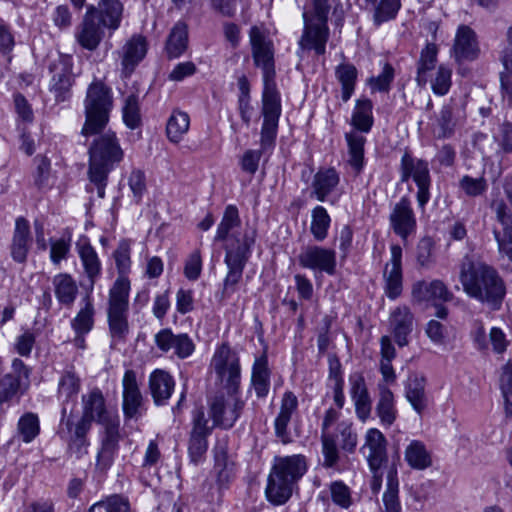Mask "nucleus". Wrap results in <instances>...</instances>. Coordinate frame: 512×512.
<instances>
[{"label": "nucleus", "mask_w": 512, "mask_h": 512, "mask_svg": "<svg viewBox=\"0 0 512 512\" xmlns=\"http://www.w3.org/2000/svg\"><path fill=\"white\" fill-rule=\"evenodd\" d=\"M335 436V445L337 442L343 451L353 453L358 443V437L353 424L349 421H342L338 423L336 431L333 432Z\"/></svg>", "instance_id": "obj_52"}, {"label": "nucleus", "mask_w": 512, "mask_h": 512, "mask_svg": "<svg viewBox=\"0 0 512 512\" xmlns=\"http://www.w3.org/2000/svg\"><path fill=\"white\" fill-rule=\"evenodd\" d=\"M349 149V164L359 173L364 165V145L366 138L358 132H349L345 135Z\"/></svg>", "instance_id": "obj_49"}, {"label": "nucleus", "mask_w": 512, "mask_h": 512, "mask_svg": "<svg viewBox=\"0 0 512 512\" xmlns=\"http://www.w3.org/2000/svg\"><path fill=\"white\" fill-rule=\"evenodd\" d=\"M399 173L402 183L412 179L416 184L418 206L424 209L431 197L430 188L432 179L428 162L424 159L414 157L409 151H405L400 160Z\"/></svg>", "instance_id": "obj_9"}, {"label": "nucleus", "mask_w": 512, "mask_h": 512, "mask_svg": "<svg viewBox=\"0 0 512 512\" xmlns=\"http://www.w3.org/2000/svg\"><path fill=\"white\" fill-rule=\"evenodd\" d=\"M189 126V115L184 111L174 110L167 121L166 133L168 139L173 143L180 142L188 132Z\"/></svg>", "instance_id": "obj_48"}, {"label": "nucleus", "mask_w": 512, "mask_h": 512, "mask_svg": "<svg viewBox=\"0 0 512 512\" xmlns=\"http://www.w3.org/2000/svg\"><path fill=\"white\" fill-rule=\"evenodd\" d=\"M479 51L475 32L469 26H459L452 48V56L456 62L473 61L478 57Z\"/></svg>", "instance_id": "obj_25"}, {"label": "nucleus", "mask_w": 512, "mask_h": 512, "mask_svg": "<svg viewBox=\"0 0 512 512\" xmlns=\"http://www.w3.org/2000/svg\"><path fill=\"white\" fill-rule=\"evenodd\" d=\"M92 425L80 417L75 419L72 414L67 415V408L62 407V417L57 434L67 445V453L76 459L88 454L90 440L88 434Z\"/></svg>", "instance_id": "obj_8"}, {"label": "nucleus", "mask_w": 512, "mask_h": 512, "mask_svg": "<svg viewBox=\"0 0 512 512\" xmlns=\"http://www.w3.org/2000/svg\"><path fill=\"white\" fill-rule=\"evenodd\" d=\"M72 69L73 59L70 55H60L49 66L52 74L49 90L56 102H64L71 96V87L74 83Z\"/></svg>", "instance_id": "obj_14"}, {"label": "nucleus", "mask_w": 512, "mask_h": 512, "mask_svg": "<svg viewBox=\"0 0 512 512\" xmlns=\"http://www.w3.org/2000/svg\"><path fill=\"white\" fill-rule=\"evenodd\" d=\"M404 458L415 470H425L432 465V457L426 445L419 440H412L406 447Z\"/></svg>", "instance_id": "obj_41"}, {"label": "nucleus", "mask_w": 512, "mask_h": 512, "mask_svg": "<svg viewBox=\"0 0 512 512\" xmlns=\"http://www.w3.org/2000/svg\"><path fill=\"white\" fill-rule=\"evenodd\" d=\"M175 381L166 371L157 369L149 376V389L157 406L165 405L174 390Z\"/></svg>", "instance_id": "obj_32"}, {"label": "nucleus", "mask_w": 512, "mask_h": 512, "mask_svg": "<svg viewBox=\"0 0 512 512\" xmlns=\"http://www.w3.org/2000/svg\"><path fill=\"white\" fill-rule=\"evenodd\" d=\"M332 502L342 509H348L353 504L351 489L340 480L333 481L329 485Z\"/></svg>", "instance_id": "obj_59"}, {"label": "nucleus", "mask_w": 512, "mask_h": 512, "mask_svg": "<svg viewBox=\"0 0 512 512\" xmlns=\"http://www.w3.org/2000/svg\"><path fill=\"white\" fill-rule=\"evenodd\" d=\"M452 69L445 66L439 65L434 77L430 79L431 89L435 95L444 96L446 95L452 85Z\"/></svg>", "instance_id": "obj_56"}, {"label": "nucleus", "mask_w": 512, "mask_h": 512, "mask_svg": "<svg viewBox=\"0 0 512 512\" xmlns=\"http://www.w3.org/2000/svg\"><path fill=\"white\" fill-rule=\"evenodd\" d=\"M393 384L384 380L377 383L378 394L375 412L384 427H390L397 418L394 394L389 388V385Z\"/></svg>", "instance_id": "obj_26"}, {"label": "nucleus", "mask_w": 512, "mask_h": 512, "mask_svg": "<svg viewBox=\"0 0 512 512\" xmlns=\"http://www.w3.org/2000/svg\"><path fill=\"white\" fill-rule=\"evenodd\" d=\"M212 429L202 407L192 412V429L188 441V454L191 462L199 464L205 458L208 449V436Z\"/></svg>", "instance_id": "obj_16"}, {"label": "nucleus", "mask_w": 512, "mask_h": 512, "mask_svg": "<svg viewBox=\"0 0 512 512\" xmlns=\"http://www.w3.org/2000/svg\"><path fill=\"white\" fill-rule=\"evenodd\" d=\"M77 252L92 290L102 272L101 261L90 242L85 239L77 243Z\"/></svg>", "instance_id": "obj_33"}, {"label": "nucleus", "mask_w": 512, "mask_h": 512, "mask_svg": "<svg viewBox=\"0 0 512 512\" xmlns=\"http://www.w3.org/2000/svg\"><path fill=\"white\" fill-rule=\"evenodd\" d=\"M401 7L400 0H380L375 6L373 20L379 26L396 17Z\"/></svg>", "instance_id": "obj_57"}, {"label": "nucleus", "mask_w": 512, "mask_h": 512, "mask_svg": "<svg viewBox=\"0 0 512 512\" xmlns=\"http://www.w3.org/2000/svg\"><path fill=\"white\" fill-rule=\"evenodd\" d=\"M299 265L305 269L323 272L330 276L336 273V251L318 245H309L298 255Z\"/></svg>", "instance_id": "obj_17"}, {"label": "nucleus", "mask_w": 512, "mask_h": 512, "mask_svg": "<svg viewBox=\"0 0 512 512\" xmlns=\"http://www.w3.org/2000/svg\"><path fill=\"white\" fill-rule=\"evenodd\" d=\"M390 330L398 346L408 345V336L413 331L414 316L407 306L395 308L389 318Z\"/></svg>", "instance_id": "obj_28"}, {"label": "nucleus", "mask_w": 512, "mask_h": 512, "mask_svg": "<svg viewBox=\"0 0 512 512\" xmlns=\"http://www.w3.org/2000/svg\"><path fill=\"white\" fill-rule=\"evenodd\" d=\"M188 45V29L184 22H177L166 41V51L169 58L180 57Z\"/></svg>", "instance_id": "obj_47"}, {"label": "nucleus", "mask_w": 512, "mask_h": 512, "mask_svg": "<svg viewBox=\"0 0 512 512\" xmlns=\"http://www.w3.org/2000/svg\"><path fill=\"white\" fill-rule=\"evenodd\" d=\"M339 412L334 408H329L324 415L321 425V443L323 454V466L333 468L339 461V450L335 445V436L330 428L338 420Z\"/></svg>", "instance_id": "obj_24"}, {"label": "nucleus", "mask_w": 512, "mask_h": 512, "mask_svg": "<svg viewBox=\"0 0 512 512\" xmlns=\"http://www.w3.org/2000/svg\"><path fill=\"white\" fill-rule=\"evenodd\" d=\"M101 24L95 19L84 17L83 22L76 32L77 42L90 51L95 50L103 38Z\"/></svg>", "instance_id": "obj_38"}, {"label": "nucleus", "mask_w": 512, "mask_h": 512, "mask_svg": "<svg viewBox=\"0 0 512 512\" xmlns=\"http://www.w3.org/2000/svg\"><path fill=\"white\" fill-rule=\"evenodd\" d=\"M94 307L90 301L85 303V306L80 309L75 318L72 320L71 325L76 334L89 333L94 324Z\"/></svg>", "instance_id": "obj_55"}, {"label": "nucleus", "mask_w": 512, "mask_h": 512, "mask_svg": "<svg viewBox=\"0 0 512 512\" xmlns=\"http://www.w3.org/2000/svg\"><path fill=\"white\" fill-rule=\"evenodd\" d=\"M306 470V460L302 455L276 456L267 478V501L274 506L286 504L293 494L296 483Z\"/></svg>", "instance_id": "obj_5"}, {"label": "nucleus", "mask_w": 512, "mask_h": 512, "mask_svg": "<svg viewBox=\"0 0 512 512\" xmlns=\"http://www.w3.org/2000/svg\"><path fill=\"white\" fill-rule=\"evenodd\" d=\"M335 77L341 85V98L343 102L350 100L355 91L358 79V70L351 63H341L335 68Z\"/></svg>", "instance_id": "obj_43"}, {"label": "nucleus", "mask_w": 512, "mask_h": 512, "mask_svg": "<svg viewBox=\"0 0 512 512\" xmlns=\"http://www.w3.org/2000/svg\"><path fill=\"white\" fill-rule=\"evenodd\" d=\"M211 367L226 392H240V357L228 343H223L217 347L211 360Z\"/></svg>", "instance_id": "obj_10"}, {"label": "nucleus", "mask_w": 512, "mask_h": 512, "mask_svg": "<svg viewBox=\"0 0 512 512\" xmlns=\"http://www.w3.org/2000/svg\"><path fill=\"white\" fill-rule=\"evenodd\" d=\"M331 225V218L327 210L318 205L311 211L310 232L318 242L325 240L328 236V230Z\"/></svg>", "instance_id": "obj_50"}, {"label": "nucleus", "mask_w": 512, "mask_h": 512, "mask_svg": "<svg viewBox=\"0 0 512 512\" xmlns=\"http://www.w3.org/2000/svg\"><path fill=\"white\" fill-rule=\"evenodd\" d=\"M456 125L452 104L443 105L430 121L431 133L437 139L450 138L455 132Z\"/></svg>", "instance_id": "obj_36"}, {"label": "nucleus", "mask_w": 512, "mask_h": 512, "mask_svg": "<svg viewBox=\"0 0 512 512\" xmlns=\"http://www.w3.org/2000/svg\"><path fill=\"white\" fill-rule=\"evenodd\" d=\"M131 240L123 239L113 252V258L119 274L109 290L107 321L111 337L110 347L125 343L129 334V292L130 281L126 275L131 268Z\"/></svg>", "instance_id": "obj_2"}, {"label": "nucleus", "mask_w": 512, "mask_h": 512, "mask_svg": "<svg viewBox=\"0 0 512 512\" xmlns=\"http://www.w3.org/2000/svg\"><path fill=\"white\" fill-rule=\"evenodd\" d=\"M415 257L422 269H429L434 265V242L432 238L424 237L420 239L416 246Z\"/></svg>", "instance_id": "obj_58"}, {"label": "nucleus", "mask_w": 512, "mask_h": 512, "mask_svg": "<svg viewBox=\"0 0 512 512\" xmlns=\"http://www.w3.org/2000/svg\"><path fill=\"white\" fill-rule=\"evenodd\" d=\"M380 346L381 360L379 363V371L382 375L381 380L395 383L397 376L391 364L392 360L396 357L395 347L393 346L390 337L387 335L381 337Z\"/></svg>", "instance_id": "obj_46"}, {"label": "nucleus", "mask_w": 512, "mask_h": 512, "mask_svg": "<svg viewBox=\"0 0 512 512\" xmlns=\"http://www.w3.org/2000/svg\"><path fill=\"white\" fill-rule=\"evenodd\" d=\"M99 23L111 31L119 28L122 14L123 5L119 0H100L99 2Z\"/></svg>", "instance_id": "obj_44"}, {"label": "nucleus", "mask_w": 512, "mask_h": 512, "mask_svg": "<svg viewBox=\"0 0 512 512\" xmlns=\"http://www.w3.org/2000/svg\"><path fill=\"white\" fill-rule=\"evenodd\" d=\"M395 77V71L392 65L386 63L382 72L378 76L370 77L367 84L373 92H388Z\"/></svg>", "instance_id": "obj_62"}, {"label": "nucleus", "mask_w": 512, "mask_h": 512, "mask_svg": "<svg viewBox=\"0 0 512 512\" xmlns=\"http://www.w3.org/2000/svg\"><path fill=\"white\" fill-rule=\"evenodd\" d=\"M501 391L505 400V413L512 416V362L509 361L501 377Z\"/></svg>", "instance_id": "obj_63"}, {"label": "nucleus", "mask_w": 512, "mask_h": 512, "mask_svg": "<svg viewBox=\"0 0 512 512\" xmlns=\"http://www.w3.org/2000/svg\"><path fill=\"white\" fill-rule=\"evenodd\" d=\"M130 503L122 495H111L106 499L92 505L89 512H129Z\"/></svg>", "instance_id": "obj_54"}, {"label": "nucleus", "mask_w": 512, "mask_h": 512, "mask_svg": "<svg viewBox=\"0 0 512 512\" xmlns=\"http://www.w3.org/2000/svg\"><path fill=\"white\" fill-rule=\"evenodd\" d=\"M88 152L89 179L97 186L98 196L103 198L108 175L122 161L124 152L115 133L111 131L98 135Z\"/></svg>", "instance_id": "obj_6"}, {"label": "nucleus", "mask_w": 512, "mask_h": 512, "mask_svg": "<svg viewBox=\"0 0 512 512\" xmlns=\"http://www.w3.org/2000/svg\"><path fill=\"white\" fill-rule=\"evenodd\" d=\"M146 41L142 36H133L122 50V74L129 77L146 55Z\"/></svg>", "instance_id": "obj_34"}, {"label": "nucleus", "mask_w": 512, "mask_h": 512, "mask_svg": "<svg viewBox=\"0 0 512 512\" xmlns=\"http://www.w3.org/2000/svg\"><path fill=\"white\" fill-rule=\"evenodd\" d=\"M123 414L126 419H138L144 412V398L134 370H126L122 380Z\"/></svg>", "instance_id": "obj_20"}, {"label": "nucleus", "mask_w": 512, "mask_h": 512, "mask_svg": "<svg viewBox=\"0 0 512 512\" xmlns=\"http://www.w3.org/2000/svg\"><path fill=\"white\" fill-rule=\"evenodd\" d=\"M249 37L254 64L263 72L262 110L267 112L269 118L267 122H270L278 112H281L280 95L274 82L276 74L274 47L272 41L257 26L251 27Z\"/></svg>", "instance_id": "obj_4"}, {"label": "nucleus", "mask_w": 512, "mask_h": 512, "mask_svg": "<svg viewBox=\"0 0 512 512\" xmlns=\"http://www.w3.org/2000/svg\"><path fill=\"white\" fill-rule=\"evenodd\" d=\"M35 170L32 174L34 185L38 189L48 186L51 174V161L44 155H37L34 158Z\"/></svg>", "instance_id": "obj_60"}, {"label": "nucleus", "mask_w": 512, "mask_h": 512, "mask_svg": "<svg viewBox=\"0 0 512 512\" xmlns=\"http://www.w3.org/2000/svg\"><path fill=\"white\" fill-rule=\"evenodd\" d=\"M425 387L426 379L418 374H411L405 384V397L419 415L428 407Z\"/></svg>", "instance_id": "obj_37"}, {"label": "nucleus", "mask_w": 512, "mask_h": 512, "mask_svg": "<svg viewBox=\"0 0 512 512\" xmlns=\"http://www.w3.org/2000/svg\"><path fill=\"white\" fill-rule=\"evenodd\" d=\"M492 210L496 214L497 221L502 225L503 231L512 230V207L502 199L494 200L491 204Z\"/></svg>", "instance_id": "obj_64"}, {"label": "nucleus", "mask_w": 512, "mask_h": 512, "mask_svg": "<svg viewBox=\"0 0 512 512\" xmlns=\"http://www.w3.org/2000/svg\"><path fill=\"white\" fill-rule=\"evenodd\" d=\"M100 447L96 455L95 473L105 476L119 453L122 434L120 419L108 422L100 432Z\"/></svg>", "instance_id": "obj_13"}, {"label": "nucleus", "mask_w": 512, "mask_h": 512, "mask_svg": "<svg viewBox=\"0 0 512 512\" xmlns=\"http://www.w3.org/2000/svg\"><path fill=\"white\" fill-rule=\"evenodd\" d=\"M390 226L394 233L406 240L416 230V217L408 197L403 196L397 202L389 216Z\"/></svg>", "instance_id": "obj_23"}, {"label": "nucleus", "mask_w": 512, "mask_h": 512, "mask_svg": "<svg viewBox=\"0 0 512 512\" xmlns=\"http://www.w3.org/2000/svg\"><path fill=\"white\" fill-rule=\"evenodd\" d=\"M412 299L417 303L428 302L432 300H440L443 302L451 301L453 298L452 292L449 291L447 286L438 279L431 282L420 280L412 285Z\"/></svg>", "instance_id": "obj_27"}, {"label": "nucleus", "mask_w": 512, "mask_h": 512, "mask_svg": "<svg viewBox=\"0 0 512 512\" xmlns=\"http://www.w3.org/2000/svg\"><path fill=\"white\" fill-rule=\"evenodd\" d=\"M386 439L381 431L371 428L365 435L363 449H368L367 461L370 469L382 468L387 462Z\"/></svg>", "instance_id": "obj_31"}, {"label": "nucleus", "mask_w": 512, "mask_h": 512, "mask_svg": "<svg viewBox=\"0 0 512 512\" xmlns=\"http://www.w3.org/2000/svg\"><path fill=\"white\" fill-rule=\"evenodd\" d=\"M241 223L239 211L236 206L228 205L217 227L215 241H225L224 264L227 272L223 279L221 300H228L239 289L243 279V272L251 256L252 247L256 239L254 229L246 230L243 235L231 234Z\"/></svg>", "instance_id": "obj_1"}, {"label": "nucleus", "mask_w": 512, "mask_h": 512, "mask_svg": "<svg viewBox=\"0 0 512 512\" xmlns=\"http://www.w3.org/2000/svg\"><path fill=\"white\" fill-rule=\"evenodd\" d=\"M154 340L160 351H173L179 359H186L195 351V344L187 333L174 334L169 328L161 329L155 334Z\"/></svg>", "instance_id": "obj_21"}, {"label": "nucleus", "mask_w": 512, "mask_h": 512, "mask_svg": "<svg viewBox=\"0 0 512 512\" xmlns=\"http://www.w3.org/2000/svg\"><path fill=\"white\" fill-rule=\"evenodd\" d=\"M270 378L271 370L266 354L256 357L252 365L250 386L257 398L267 397L270 390Z\"/></svg>", "instance_id": "obj_35"}, {"label": "nucleus", "mask_w": 512, "mask_h": 512, "mask_svg": "<svg viewBox=\"0 0 512 512\" xmlns=\"http://www.w3.org/2000/svg\"><path fill=\"white\" fill-rule=\"evenodd\" d=\"M52 284L58 302L64 306H71L78 294L75 280L68 273H59L53 277Z\"/></svg>", "instance_id": "obj_40"}, {"label": "nucleus", "mask_w": 512, "mask_h": 512, "mask_svg": "<svg viewBox=\"0 0 512 512\" xmlns=\"http://www.w3.org/2000/svg\"><path fill=\"white\" fill-rule=\"evenodd\" d=\"M40 433V422L37 414L27 412L17 423V436L24 443H31Z\"/></svg>", "instance_id": "obj_53"}, {"label": "nucleus", "mask_w": 512, "mask_h": 512, "mask_svg": "<svg viewBox=\"0 0 512 512\" xmlns=\"http://www.w3.org/2000/svg\"><path fill=\"white\" fill-rule=\"evenodd\" d=\"M80 418L90 425L95 421L104 426L108 422L118 420L119 416L107 410L102 391L94 388L87 394L82 395V415Z\"/></svg>", "instance_id": "obj_19"}, {"label": "nucleus", "mask_w": 512, "mask_h": 512, "mask_svg": "<svg viewBox=\"0 0 512 512\" xmlns=\"http://www.w3.org/2000/svg\"><path fill=\"white\" fill-rule=\"evenodd\" d=\"M384 512H401L399 480L395 465L389 467L386 475V488L382 496Z\"/></svg>", "instance_id": "obj_39"}, {"label": "nucleus", "mask_w": 512, "mask_h": 512, "mask_svg": "<svg viewBox=\"0 0 512 512\" xmlns=\"http://www.w3.org/2000/svg\"><path fill=\"white\" fill-rule=\"evenodd\" d=\"M303 19L304 27L302 35L298 40L297 56L303 59L307 51H314L318 56L324 55L330 36L328 25L311 22L308 12L303 13Z\"/></svg>", "instance_id": "obj_15"}, {"label": "nucleus", "mask_w": 512, "mask_h": 512, "mask_svg": "<svg viewBox=\"0 0 512 512\" xmlns=\"http://www.w3.org/2000/svg\"><path fill=\"white\" fill-rule=\"evenodd\" d=\"M390 252V262L386 264L383 272L384 291L389 299L395 300L403 290L402 248L399 245H392Z\"/></svg>", "instance_id": "obj_22"}, {"label": "nucleus", "mask_w": 512, "mask_h": 512, "mask_svg": "<svg viewBox=\"0 0 512 512\" xmlns=\"http://www.w3.org/2000/svg\"><path fill=\"white\" fill-rule=\"evenodd\" d=\"M209 415L214 426L230 429L239 419L245 401L239 393H219L208 399Z\"/></svg>", "instance_id": "obj_11"}, {"label": "nucleus", "mask_w": 512, "mask_h": 512, "mask_svg": "<svg viewBox=\"0 0 512 512\" xmlns=\"http://www.w3.org/2000/svg\"><path fill=\"white\" fill-rule=\"evenodd\" d=\"M31 245L30 224L24 217L15 220V228L10 245V254L17 263H25Z\"/></svg>", "instance_id": "obj_30"}, {"label": "nucleus", "mask_w": 512, "mask_h": 512, "mask_svg": "<svg viewBox=\"0 0 512 512\" xmlns=\"http://www.w3.org/2000/svg\"><path fill=\"white\" fill-rule=\"evenodd\" d=\"M351 124L360 132L368 133L373 124V103L368 98H359L356 100L352 112Z\"/></svg>", "instance_id": "obj_42"}, {"label": "nucleus", "mask_w": 512, "mask_h": 512, "mask_svg": "<svg viewBox=\"0 0 512 512\" xmlns=\"http://www.w3.org/2000/svg\"><path fill=\"white\" fill-rule=\"evenodd\" d=\"M122 112L123 120L127 127L135 129L140 125L141 117L137 95L131 94L126 97Z\"/></svg>", "instance_id": "obj_61"}, {"label": "nucleus", "mask_w": 512, "mask_h": 512, "mask_svg": "<svg viewBox=\"0 0 512 512\" xmlns=\"http://www.w3.org/2000/svg\"><path fill=\"white\" fill-rule=\"evenodd\" d=\"M458 279L470 298L499 310L506 295L504 280L498 271L473 254H466L458 263Z\"/></svg>", "instance_id": "obj_3"}, {"label": "nucleus", "mask_w": 512, "mask_h": 512, "mask_svg": "<svg viewBox=\"0 0 512 512\" xmlns=\"http://www.w3.org/2000/svg\"><path fill=\"white\" fill-rule=\"evenodd\" d=\"M30 372L21 359H13L11 371L0 377V403L8 402L22 394L29 385Z\"/></svg>", "instance_id": "obj_18"}, {"label": "nucleus", "mask_w": 512, "mask_h": 512, "mask_svg": "<svg viewBox=\"0 0 512 512\" xmlns=\"http://www.w3.org/2000/svg\"><path fill=\"white\" fill-rule=\"evenodd\" d=\"M113 106L111 89L101 81L92 82L87 89L84 101L85 123L83 135H94L101 132L109 121Z\"/></svg>", "instance_id": "obj_7"}, {"label": "nucleus", "mask_w": 512, "mask_h": 512, "mask_svg": "<svg viewBox=\"0 0 512 512\" xmlns=\"http://www.w3.org/2000/svg\"><path fill=\"white\" fill-rule=\"evenodd\" d=\"M80 390V379L71 371H66L58 383V399L62 401L63 407L66 403L75 401Z\"/></svg>", "instance_id": "obj_51"}, {"label": "nucleus", "mask_w": 512, "mask_h": 512, "mask_svg": "<svg viewBox=\"0 0 512 512\" xmlns=\"http://www.w3.org/2000/svg\"><path fill=\"white\" fill-rule=\"evenodd\" d=\"M262 115L264 119L260 133V149H248L243 153L240 159L242 171L250 175H254L257 172L262 155L266 153L271 154L275 147L281 112H278L275 118L270 120V122H267L269 119L267 112L262 111Z\"/></svg>", "instance_id": "obj_12"}, {"label": "nucleus", "mask_w": 512, "mask_h": 512, "mask_svg": "<svg viewBox=\"0 0 512 512\" xmlns=\"http://www.w3.org/2000/svg\"><path fill=\"white\" fill-rule=\"evenodd\" d=\"M438 48L434 43H427L420 53L417 62L416 82L424 87L429 81L428 72L436 67Z\"/></svg>", "instance_id": "obj_45"}, {"label": "nucleus", "mask_w": 512, "mask_h": 512, "mask_svg": "<svg viewBox=\"0 0 512 512\" xmlns=\"http://www.w3.org/2000/svg\"><path fill=\"white\" fill-rule=\"evenodd\" d=\"M339 183L340 176L335 168H321L313 176L310 197L320 202L328 201Z\"/></svg>", "instance_id": "obj_29"}]
</instances>
